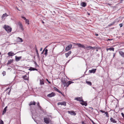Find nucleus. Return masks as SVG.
Wrapping results in <instances>:
<instances>
[{
  "label": "nucleus",
  "mask_w": 124,
  "mask_h": 124,
  "mask_svg": "<svg viewBox=\"0 0 124 124\" xmlns=\"http://www.w3.org/2000/svg\"><path fill=\"white\" fill-rule=\"evenodd\" d=\"M40 84L41 85H44V83L43 79L42 80H40Z\"/></svg>",
  "instance_id": "30"
},
{
  "label": "nucleus",
  "mask_w": 124,
  "mask_h": 124,
  "mask_svg": "<svg viewBox=\"0 0 124 124\" xmlns=\"http://www.w3.org/2000/svg\"><path fill=\"white\" fill-rule=\"evenodd\" d=\"M8 54L9 56H12L15 54L12 51L8 52Z\"/></svg>",
  "instance_id": "11"
},
{
  "label": "nucleus",
  "mask_w": 124,
  "mask_h": 124,
  "mask_svg": "<svg viewBox=\"0 0 124 124\" xmlns=\"http://www.w3.org/2000/svg\"><path fill=\"white\" fill-rule=\"evenodd\" d=\"M35 50H36V53L37 54V56L39 58V54L38 53V50L37 48L36 47V45H35Z\"/></svg>",
  "instance_id": "20"
},
{
  "label": "nucleus",
  "mask_w": 124,
  "mask_h": 124,
  "mask_svg": "<svg viewBox=\"0 0 124 124\" xmlns=\"http://www.w3.org/2000/svg\"><path fill=\"white\" fill-rule=\"evenodd\" d=\"M7 108V107H6L4 109L2 112V115L4 114L6 112V111Z\"/></svg>",
  "instance_id": "28"
},
{
  "label": "nucleus",
  "mask_w": 124,
  "mask_h": 124,
  "mask_svg": "<svg viewBox=\"0 0 124 124\" xmlns=\"http://www.w3.org/2000/svg\"><path fill=\"white\" fill-rule=\"evenodd\" d=\"M93 88L94 89L95 88V87H93Z\"/></svg>",
  "instance_id": "63"
},
{
  "label": "nucleus",
  "mask_w": 124,
  "mask_h": 124,
  "mask_svg": "<svg viewBox=\"0 0 124 124\" xmlns=\"http://www.w3.org/2000/svg\"><path fill=\"white\" fill-rule=\"evenodd\" d=\"M90 121H91V122H92L93 123V124H94V123H95L93 121V120H92L90 119Z\"/></svg>",
  "instance_id": "47"
},
{
  "label": "nucleus",
  "mask_w": 124,
  "mask_h": 124,
  "mask_svg": "<svg viewBox=\"0 0 124 124\" xmlns=\"http://www.w3.org/2000/svg\"><path fill=\"white\" fill-rule=\"evenodd\" d=\"M86 48L87 50L92 49V46H87L86 47Z\"/></svg>",
  "instance_id": "32"
},
{
  "label": "nucleus",
  "mask_w": 124,
  "mask_h": 124,
  "mask_svg": "<svg viewBox=\"0 0 124 124\" xmlns=\"http://www.w3.org/2000/svg\"><path fill=\"white\" fill-rule=\"evenodd\" d=\"M17 40L18 42H21L23 41L22 39L21 38H20L19 37H18L17 38Z\"/></svg>",
  "instance_id": "22"
},
{
  "label": "nucleus",
  "mask_w": 124,
  "mask_h": 124,
  "mask_svg": "<svg viewBox=\"0 0 124 124\" xmlns=\"http://www.w3.org/2000/svg\"><path fill=\"white\" fill-rule=\"evenodd\" d=\"M115 21H114L112 23H111L109 24L108 26H107V27H109L110 26L112 25H114L115 23Z\"/></svg>",
  "instance_id": "27"
},
{
  "label": "nucleus",
  "mask_w": 124,
  "mask_h": 124,
  "mask_svg": "<svg viewBox=\"0 0 124 124\" xmlns=\"http://www.w3.org/2000/svg\"><path fill=\"white\" fill-rule=\"evenodd\" d=\"M42 48H40V51H41L42 50Z\"/></svg>",
  "instance_id": "54"
},
{
  "label": "nucleus",
  "mask_w": 124,
  "mask_h": 124,
  "mask_svg": "<svg viewBox=\"0 0 124 124\" xmlns=\"http://www.w3.org/2000/svg\"><path fill=\"white\" fill-rule=\"evenodd\" d=\"M105 114H106V116L107 117H109V115L108 112H105Z\"/></svg>",
  "instance_id": "35"
},
{
  "label": "nucleus",
  "mask_w": 124,
  "mask_h": 124,
  "mask_svg": "<svg viewBox=\"0 0 124 124\" xmlns=\"http://www.w3.org/2000/svg\"><path fill=\"white\" fill-rule=\"evenodd\" d=\"M56 95L55 94L54 92H52L51 93H49L47 95V96L48 97H51L55 96Z\"/></svg>",
  "instance_id": "3"
},
{
  "label": "nucleus",
  "mask_w": 124,
  "mask_h": 124,
  "mask_svg": "<svg viewBox=\"0 0 124 124\" xmlns=\"http://www.w3.org/2000/svg\"><path fill=\"white\" fill-rule=\"evenodd\" d=\"M96 124L95 123H94V124Z\"/></svg>",
  "instance_id": "64"
},
{
  "label": "nucleus",
  "mask_w": 124,
  "mask_h": 124,
  "mask_svg": "<svg viewBox=\"0 0 124 124\" xmlns=\"http://www.w3.org/2000/svg\"><path fill=\"white\" fill-rule=\"evenodd\" d=\"M8 16V15L6 13H5V14H3L2 16L1 17L3 18V17H4L5 16Z\"/></svg>",
  "instance_id": "33"
},
{
  "label": "nucleus",
  "mask_w": 124,
  "mask_h": 124,
  "mask_svg": "<svg viewBox=\"0 0 124 124\" xmlns=\"http://www.w3.org/2000/svg\"><path fill=\"white\" fill-rule=\"evenodd\" d=\"M13 62V60H9L8 61V62L7 64V65H9L11 64Z\"/></svg>",
  "instance_id": "21"
},
{
  "label": "nucleus",
  "mask_w": 124,
  "mask_h": 124,
  "mask_svg": "<svg viewBox=\"0 0 124 124\" xmlns=\"http://www.w3.org/2000/svg\"><path fill=\"white\" fill-rule=\"evenodd\" d=\"M74 100L77 101H78L80 102L83 101V100L82 99V97H77L75 98Z\"/></svg>",
  "instance_id": "5"
},
{
  "label": "nucleus",
  "mask_w": 124,
  "mask_h": 124,
  "mask_svg": "<svg viewBox=\"0 0 124 124\" xmlns=\"http://www.w3.org/2000/svg\"><path fill=\"white\" fill-rule=\"evenodd\" d=\"M44 50H43V51L41 53V54H42L43 53H44Z\"/></svg>",
  "instance_id": "52"
},
{
  "label": "nucleus",
  "mask_w": 124,
  "mask_h": 124,
  "mask_svg": "<svg viewBox=\"0 0 124 124\" xmlns=\"http://www.w3.org/2000/svg\"><path fill=\"white\" fill-rule=\"evenodd\" d=\"M88 15H90V14H89V13H88Z\"/></svg>",
  "instance_id": "62"
},
{
  "label": "nucleus",
  "mask_w": 124,
  "mask_h": 124,
  "mask_svg": "<svg viewBox=\"0 0 124 124\" xmlns=\"http://www.w3.org/2000/svg\"><path fill=\"white\" fill-rule=\"evenodd\" d=\"M68 112L71 115L75 116L76 115V113H75L74 111H68Z\"/></svg>",
  "instance_id": "8"
},
{
  "label": "nucleus",
  "mask_w": 124,
  "mask_h": 124,
  "mask_svg": "<svg viewBox=\"0 0 124 124\" xmlns=\"http://www.w3.org/2000/svg\"><path fill=\"white\" fill-rule=\"evenodd\" d=\"M29 70L30 71H33L35 70H36L37 71L38 70L35 68L31 67H30V68L29 69Z\"/></svg>",
  "instance_id": "18"
},
{
  "label": "nucleus",
  "mask_w": 124,
  "mask_h": 124,
  "mask_svg": "<svg viewBox=\"0 0 124 124\" xmlns=\"http://www.w3.org/2000/svg\"><path fill=\"white\" fill-rule=\"evenodd\" d=\"M46 80L50 84L51 83L47 79H46Z\"/></svg>",
  "instance_id": "46"
},
{
  "label": "nucleus",
  "mask_w": 124,
  "mask_h": 124,
  "mask_svg": "<svg viewBox=\"0 0 124 124\" xmlns=\"http://www.w3.org/2000/svg\"><path fill=\"white\" fill-rule=\"evenodd\" d=\"M116 53H114L113 54V57H114L115 56V55L116 54Z\"/></svg>",
  "instance_id": "51"
},
{
  "label": "nucleus",
  "mask_w": 124,
  "mask_h": 124,
  "mask_svg": "<svg viewBox=\"0 0 124 124\" xmlns=\"http://www.w3.org/2000/svg\"><path fill=\"white\" fill-rule=\"evenodd\" d=\"M123 0H120V3H121L122 2V1Z\"/></svg>",
  "instance_id": "50"
},
{
  "label": "nucleus",
  "mask_w": 124,
  "mask_h": 124,
  "mask_svg": "<svg viewBox=\"0 0 124 124\" xmlns=\"http://www.w3.org/2000/svg\"><path fill=\"white\" fill-rule=\"evenodd\" d=\"M96 70V69H92V70H89V72L90 73H94Z\"/></svg>",
  "instance_id": "15"
},
{
  "label": "nucleus",
  "mask_w": 124,
  "mask_h": 124,
  "mask_svg": "<svg viewBox=\"0 0 124 124\" xmlns=\"http://www.w3.org/2000/svg\"><path fill=\"white\" fill-rule=\"evenodd\" d=\"M121 114L122 115V116L124 118V114L122 113H121Z\"/></svg>",
  "instance_id": "42"
},
{
  "label": "nucleus",
  "mask_w": 124,
  "mask_h": 124,
  "mask_svg": "<svg viewBox=\"0 0 124 124\" xmlns=\"http://www.w3.org/2000/svg\"><path fill=\"white\" fill-rule=\"evenodd\" d=\"M2 74H3V76H5L6 74V72L4 71H3L2 72Z\"/></svg>",
  "instance_id": "38"
},
{
  "label": "nucleus",
  "mask_w": 124,
  "mask_h": 124,
  "mask_svg": "<svg viewBox=\"0 0 124 124\" xmlns=\"http://www.w3.org/2000/svg\"><path fill=\"white\" fill-rule=\"evenodd\" d=\"M72 45L71 44L67 46L65 49L66 51H68L71 49V48L72 47Z\"/></svg>",
  "instance_id": "6"
},
{
  "label": "nucleus",
  "mask_w": 124,
  "mask_h": 124,
  "mask_svg": "<svg viewBox=\"0 0 124 124\" xmlns=\"http://www.w3.org/2000/svg\"><path fill=\"white\" fill-rule=\"evenodd\" d=\"M25 20V23H27L28 24H29V21L27 19H26Z\"/></svg>",
  "instance_id": "34"
},
{
  "label": "nucleus",
  "mask_w": 124,
  "mask_h": 124,
  "mask_svg": "<svg viewBox=\"0 0 124 124\" xmlns=\"http://www.w3.org/2000/svg\"><path fill=\"white\" fill-rule=\"evenodd\" d=\"M44 54L45 55V56H46L47 54L48 53V50L47 49H44Z\"/></svg>",
  "instance_id": "23"
},
{
  "label": "nucleus",
  "mask_w": 124,
  "mask_h": 124,
  "mask_svg": "<svg viewBox=\"0 0 124 124\" xmlns=\"http://www.w3.org/2000/svg\"><path fill=\"white\" fill-rule=\"evenodd\" d=\"M71 51H69L68 53L65 54L66 56V58L68 57L70 54L71 53Z\"/></svg>",
  "instance_id": "19"
},
{
  "label": "nucleus",
  "mask_w": 124,
  "mask_h": 124,
  "mask_svg": "<svg viewBox=\"0 0 124 124\" xmlns=\"http://www.w3.org/2000/svg\"><path fill=\"white\" fill-rule=\"evenodd\" d=\"M95 35L96 36H98L99 35L98 34H95Z\"/></svg>",
  "instance_id": "53"
},
{
  "label": "nucleus",
  "mask_w": 124,
  "mask_h": 124,
  "mask_svg": "<svg viewBox=\"0 0 124 124\" xmlns=\"http://www.w3.org/2000/svg\"><path fill=\"white\" fill-rule=\"evenodd\" d=\"M54 89L57 92V91L58 90V89H57L56 87H54Z\"/></svg>",
  "instance_id": "37"
},
{
  "label": "nucleus",
  "mask_w": 124,
  "mask_h": 124,
  "mask_svg": "<svg viewBox=\"0 0 124 124\" xmlns=\"http://www.w3.org/2000/svg\"><path fill=\"white\" fill-rule=\"evenodd\" d=\"M39 109L41 111H42L43 110V109L42 108V107L40 106H39L38 107Z\"/></svg>",
  "instance_id": "36"
},
{
  "label": "nucleus",
  "mask_w": 124,
  "mask_h": 124,
  "mask_svg": "<svg viewBox=\"0 0 124 124\" xmlns=\"http://www.w3.org/2000/svg\"><path fill=\"white\" fill-rule=\"evenodd\" d=\"M10 93V90L9 91V92H8V94H9V93Z\"/></svg>",
  "instance_id": "55"
},
{
  "label": "nucleus",
  "mask_w": 124,
  "mask_h": 124,
  "mask_svg": "<svg viewBox=\"0 0 124 124\" xmlns=\"http://www.w3.org/2000/svg\"><path fill=\"white\" fill-rule=\"evenodd\" d=\"M100 111L102 113H104L105 112V111L102 110H100Z\"/></svg>",
  "instance_id": "43"
},
{
  "label": "nucleus",
  "mask_w": 124,
  "mask_h": 124,
  "mask_svg": "<svg viewBox=\"0 0 124 124\" xmlns=\"http://www.w3.org/2000/svg\"><path fill=\"white\" fill-rule=\"evenodd\" d=\"M22 18L25 20L26 19L25 17L23 16L22 17Z\"/></svg>",
  "instance_id": "45"
},
{
  "label": "nucleus",
  "mask_w": 124,
  "mask_h": 124,
  "mask_svg": "<svg viewBox=\"0 0 124 124\" xmlns=\"http://www.w3.org/2000/svg\"><path fill=\"white\" fill-rule=\"evenodd\" d=\"M73 82H72L71 81H69L67 83V85L66 87H68L69 86V85H70L71 83H73Z\"/></svg>",
  "instance_id": "24"
},
{
  "label": "nucleus",
  "mask_w": 124,
  "mask_h": 124,
  "mask_svg": "<svg viewBox=\"0 0 124 124\" xmlns=\"http://www.w3.org/2000/svg\"><path fill=\"white\" fill-rule=\"evenodd\" d=\"M23 78L25 80H27L28 79V77H27V76L26 75L24 76H23Z\"/></svg>",
  "instance_id": "29"
},
{
  "label": "nucleus",
  "mask_w": 124,
  "mask_h": 124,
  "mask_svg": "<svg viewBox=\"0 0 124 124\" xmlns=\"http://www.w3.org/2000/svg\"><path fill=\"white\" fill-rule=\"evenodd\" d=\"M15 58L16 61L17 62H18L22 58V56L17 57V56H16Z\"/></svg>",
  "instance_id": "14"
},
{
  "label": "nucleus",
  "mask_w": 124,
  "mask_h": 124,
  "mask_svg": "<svg viewBox=\"0 0 124 124\" xmlns=\"http://www.w3.org/2000/svg\"><path fill=\"white\" fill-rule=\"evenodd\" d=\"M81 4V5L83 7H85L86 5V3L85 2H83Z\"/></svg>",
  "instance_id": "26"
},
{
  "label": "nucleus",
  "mask_w": 124,
  "mask_h": 124,
  "mask_svg": "<svg viewBox=\"0 0 124 124\" xmlns=\"http://www.w3.org/2000/svg\"><path fill=\"white\" fill-rule=\"evenodd\" d=\"M57 104L58 105H63L65 106H66V102L65 101L60 102H58Z\"/></svg>",
  "instance_id": "2"
},
{
  "label": "nucleus",
  "mask_w": 124,
  "mask_h": 124,
  "mask_svg": "<svg viewBox=\"0 0 124 124\" xmlns=\"http://www.w3.org/2000/svg\"><path fill=\"white\" fill-rule=\"evenodd\" d=\"M90 108H91V109H93V108L92 107H90Z\"/></svg>",
  "instance_id": "58"
},
{
  "label": "nucleus",
  "mask_w": 124,
  "mask_h": 124,
  "mask_svg": "<svg viewBox=\"0 0 124 124\" xmlns=\"http://www.w3.org/2000/svg\"><path fill=\"white\" fill-rule=\"evenodd\" d=\"M42 23H44V22L43 21H42Z\"/></svg>",
  "instance_id": "59"
},
{
  "label": "nucleus",
  "mask_w": 124,
  "mask_h": 124,
  "mask_svg": "<svg viewBox=\"0 0 124 124\" xmlns=\"http://www.w3.org/2000/svg\"><path fill=\"white\" fill-rule=\"evenodd\" d=\"M110 120L111 122L113 123H117V121L112 117L110 118Z\"/></svg>",
  "instance_id": "12"
},
{
  "label": "nucleus",
  "mask_w": 124,
  "mask_h": 124,
  "mask_svg": "<svg viewBox=\"0 0 124 124\" xmlns=\"http://www.w3.org/2000/svg\"><path fill=\"white\" fill-rule=\"evenodd\" d=\"M76 45L78 46L79 47H81L84 48L85 49L86 48V47L84 45L80 43H77Z\"/></svg>",
  "instance_id": "4"
},
{
  "label": "nucleus",
  "mask_w": 124,
  "mask_h": 124,
  "mask_svg": "<svg viewBox=\"0 0 124 124\" xmlns=\"http://www.w3.org/2000/svg\"><path fill=\"white\" fill-rule=\"evenodd\" d=\"M36 104L35 102L33 101H31L29 104V105L30 106V107H31V105H35Z\"/></svg>",
  "instance_id": "16"
},
{
  "label": "nucleus",
  "mask_w": 124,
  "mask_h": 124,
  "mask_svg": "<svg viewBox=\"0 0 124 124\" xmlns=\"http://www.w3.org/2000/svg\"><path fill=\"white\" fill-rule=\"evenodd\" d=\"M4 28L8 32H10L11 31L12 29L8 25H5L4 26Z\"/></svg>",
  "instance_id": "1"
},
{
  "label": "nucleus",
  "mask_w": 124,
  "mask_h": 124,
  "mask_svg": "<svg viewBox=\"0 0 124 124\" xmlns=\"http://www.w3.org/2000/svg\"><path fill=\"white\" fill-rule=\"evenodd\" d=\"M114 28L113 27V28H112V29H114Z\"/></svg>",
  "instance_id": "61"
},
{
  "label": "nucleus",
  "mask_w": 124,
  "mask_h": 124,
  "mask_svg": "<svg viewBox=\"0 0 124 124\" xmlns=\"http://www.w3.org/2000/svg\"><path fill=\"white\" fill-rule=\"evenodd\" d=\"M119 25L120 27H122L123 25V24L122 23H120L119 24Z\"/></svg>",
  "instance_id": "41"
},
{
  "label": "nucleus",
  "mask_w": 124,
  "mask_h": 124,
  "mask_svg": "<svg viewBox=\"0 0 124 124\" xmlns=\"http://www.w3.org/2000/svg\"><path fill=\"white\" fill-rule=\"evenodd\" d=\"M119 53L120 56L123 58H124V52L121 51H119Z\"/></svg>",
  "instance_id": "7"
},
{
  "label": "nucleus",
  "mask_w": 124,
  "mask_h": 124,
  "mask_svg": "<svg viewBox=\"0 0 124 124\" xmlns=\"http://www.w3.org/2000/svg\"><path fill=\"white\" fill-rule=\"evenodd\" d=\"M2 120H1L0 122V124H4Z\"/></svg>",
  "instance_id": "40"
},
{
  "label": "nucleus",
  "mask_w": 124,
  "mask_h": 124,
  "mask_svg": "<svg viewBox=\"0 0 124 124\" xmlns=\"http://www.w3.org/2000/svg\"><path fill=\"white\" fill-rule=\"evenodd\" d=\"M57 92H58L59 93H61V94H62V92H61V91H59V90H58V91H57Z\"/></svg>",
  "instance_id": "44"
},
{
  "label": "nucleus",
  "mask_w": 124,
  "mask_h": 124,
  "mask_svg": "<svg viewBox=\"0 0 124 124\" xmlns=\"http://www.w3.org/2000/svg\"><path fill=\"white\" fill-rule=\"evenodd\" d=\"M114 49L113 47H110L109 48H107L106 50L107 51L108 50L110 51L112 50L113 51H114Z\"/></svg>",
  "instance_id": "25"
},
{
  "label": "nucleus",
  "mask_w": 124,
  "mask_h": 124,
  "mask_svg": "<svg viewBox=\"0 0 124 124\" xmlns=\"http://www.w3.org/2000/svg\"><path fill=\"white\" fill-rule=\"evenodd\" d=\"M86 83L89 85L91 86L92 85V83L90 81H86Z\"/></svg>",
  "instance_id": "31"
},
{
  "label": "nucleus",
  "mask_w": 124,
  "mask_h": 124,
  "mask_svg": "<svg viewBox=\"0 0 124 124\" xmlns=\"http://www.w3.org/2000/svg\"><path fill=\"white\" fill-rule=\"evenodd\" d=\"M18 24L21 30L23 31V26L22 24L20 23H18Z\"/></svg>",
  "instance_id": "17"
},
{
  "label": "nucleus",
  "mask_w": 124,
  "mask_h": 124,
  "mask_svg": "<svg viewBox=\"0 0 124 124\" xmlns=\"http://www.w3.org/2000/svg\"><path fill=\"white\" fill-rule=\"evenodd\" d=\"M82 102H80V104L82 105H85V106H86L87 104L86 101H82Z\"/></svg>",
  "instance_id": "13"
},
{
  "label": "nucleus",
  "mask_w": 124,
  "mask_h": 124,
  "mask_svg": "<svg viewBox=\"0 0 124 124\" xmlns=\"http://www.w3.org/2000/svg\"><path fill=\"white\" fill-rule=\"evenodd\" d=\"M82 124H85V123L84 121H82Z\"/></svg>",
  "instance_id": "49"
},
{
  "label": "nucleus",
  "mask_w": 124,
  "mask_h": 124,
  "mask_svg": "<svg viewBox=\"0 0 124 124\" xmlns=\"http://www.w3.org/2000/svg\"><path fill=\"white\" fill-rule=\"evenodd\" d=\"M111 39H108L107 40H111Z\"/></svg>",
  "instance_id": "56"
},
{
  "label": "nucleus",
  "mask_w": 124,
  "mask_h": 124,
  "mask_svg": "<svg viewBox=\"0 0 124 124\" xmlns=\"http://www.w3.org/2000/svg\"><path fill=\"white\" fill-rule=\"evenodd\" d=\"M44 122L46 124H48L49 122L48 119L46 118H44Z\"/></svg>",
  "instance_id": "10"
},
{
  "label": "nucleus",
  "mask_w": 124,
  "mask_h": 124,
  "mask_svg": "<svg viewBox=\"0 0 124 124\" xmlns=\"http://www.w3.org/2000/svg\"><path fill=\"white\" fill-rule=\"evenodd\" d=\"M37 105H38V107H39V106H40V104H39V102H38V103H37Z\"/></svg>",
  "instance_id": "48"
},
{
  "label": "nucleus",
  "mask_w": 124,
  "mask_h": 124,
  "mask_svg": "<svg viewBox=\"0 0 124 124\" xmlns=\"http://www.w3.org/2000/svg\"><path fill=\"white\" fill-rule=\"evenodd\" d=\"M10 69H11V68H8V70H10Z\"/></svg>",
  "instance_id": "57"
},
{
  "label": "nucleus",
  "mask_w": 124,
  "mask_h": 124,
  "mask_svg": "<svg viewBox=\"0 0 124 124\" xmlns=\"http://www.w3.org/2000/svg\"><path fill=\"white\" fill-rule=\"evenodd\" d=\"M98 51V49H96V51Z\"/></svg>",
  "instance_id": "60"
},
{
  "label": "nucleus",
  "mask_w": 124,
  "mask_h": 124,
  "mask_svg": "<svg viewBox=\"0 0 124 124\" xmlns=\"http://www.w3.org/2000/svg\"><path fill=\"white\" fill-rule=\"evenodd\" d=\"M61 82L64 85V87H66L67 85V83L64 80H61Z\"/></svg>",
  "instance_id": "9"
},
{
  "label": "nucleus",
  "mask_w": 124,
  "mask_h": 124,
  "mask_svg": "<svg viewBox=\"0 0 124 124\" xmlns=\"http://www.w3.org/2000/svg\"><path fill=\"white\" fill-rule=\"evenodd\" d=\"M97 48V47L96 46H94L93 47H92V50L96 49Z\"/></svg>",
  "instance_id": "39"
}]
</instances>
